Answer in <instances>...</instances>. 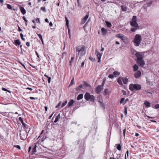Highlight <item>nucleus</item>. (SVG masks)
I'll return each instance as SVG.
<instances>
[{
    "instance_id": "obj_60",
    "label": "nucleus",
    "mask_w": 159,
    "mask_h": 159,
    "mask_svg": "<svg viewBox=\"0 0 159 159\" xmlns=\"http://www.w3.org/2000/svg\"><path fill=\"white\" fill-rule=\"evenodd\" d=\"M66 105V104L64 102L63 103L61 106V107L62 108L65 105Z\"/></svg>"
},
{
    "instance_id": "obj_45",
    "label": "nucleus",
    "mask_w": 159,
    "mask_h": 159,
    "mask_svg": "<svg viewBox=\"0 0 159 159\" xmlns=\"http://www.w3.org/2000/svg\"><path fill=\"white\" fill-rule=\"evenodd\" d=\"M126 130V129L125 128L123 130V136H124V137H125V134Z\"/></svg>"
},
{
    "instance_id": "obj_52",
    "label": "nucleus",
    "mask_w": 159,
    "mask_h": 159,
    "mask_svg": "<svg viewBox=\"0 0 159 159\" xmlns=\"http://www.w3.org/2000/svg\"><path fill=\"white\" fill-rule=\"evenodd\" d=\"M35 20L38 23H40V21L39 20V18H36L35 19Z\"/></svg>"
},
{
    "instance_id": "obj_61",
    "label": "nucleus",
    "mask_w": 159,
    "mask_h": 159,
    "mask_svg": "<svg viewBox=\"0 0 159 159\" xmlns=\"http://www.w3.org/2000/svg\"><path fill=\"white\" fill-rule=\"evenodd\" d=\"M18 31H21L22 30L20 28V27L18 25Z\"/></svg>"
},
{
    "instance_id": "obj_19",
    "label": "nucleus",
    "mask_w": 159,
    "mask_h": 159,
    "mask_svg": "<svg viewBox=\"0 0 159 159\" xmlns=\"http://www.w3.org/2000/svg\"><path fill=\"white\" fill-rule=\"evenodd\" d=\"M133 71L134 72L137 71L138 69L139 68L138 66L136 65L135 64L133 67Z\"/></svg>"
},
{
    "instance_id": "obj_38",
    "label": "nucleus",
    "mask_w": 159,
    "mask_h": 159,
    "mask_svg": "<svg viewBox=\"0 0 159 159\" xmlns=\"http://www.w3.org/2000/svg\"><path fill=\"white\" fill-rule=\"evenodd\" d=\"M2 90H3V91H6V92H7L9 93H11V91H10L7 89H6L5 88H4L3 87H2Z\"/></svg>"
},
{
    "instance_id": "obj_17",
    "label": "nucleus",
    "mask_w": 159,
    "mask_h": 159,
    "mask_svg": "<svg viewBox=\"0 0 159 159\" xmlns=\"http://www.w3.org/2000/svg\"><path fill=\"white\" fill-rule=\"evenodd\" d=\"M75 101L73 99H70L67 104V106L70 107L72 105Z\"/></svg>"
},
{
    "instance_id": "obj_36",
    "label": "nucleus",
    "mask_w": 159,
    "mask_h": 159,
    "mask_svg": "<svg viewBox=\"0 0 159 159\" xmlns=\"http://www.w3.org/2000/svg\"><path fill=\"white\" fill-rule=\"evenodd\" d=\"M20 38H21V39L24 41H25V39L24 38H23V37H24V35H23V34L22 33H21L20 34Z\"/></svg>"
},
{
    "instance_id": "obj_21",
    "label": "nucleus",
    "mask_w": 159,
    "mask_h": 159,
    "mask_svg": "<svg viewBox=\"0 0 159 159\" xmlns=\"http://www.w3.org/2000/svg\"><path fill=\"white\" fill-rule=\"evenodd\" d=\"M20 43V42L19 39L15 40H14V44L16 46L19 45Z\"/></svg>"
},
{
    "instance_id": "obj_15",
    "label": "nucleus",
    "mask_w": 159,
    "mask_h": 159,
    "mask_svg": "<svg viewBox=\"0 0 159 159\" xmlns=\"http://www.w3.org/2000/svg\"><path fill=\"white\" fill-rule=\"evenodd\" d=\"M37 144H36L35 143H34V147L33 148L32 151L33 154H35V153L36 152V148L37 147Z\"/></svg>"
},
{
    "instance_id": "obj_44",
    "label": "nucleus",
    "mask_w": 159,
    "mask_h": 159,
    "mask_svg": "<svg viewBox=\"0 0 159 159\" xmlns=\"http://www.w3.org/2000/svg\"><path fill=\"white\" fill-rule=\"evenodd\" d=\"M74 79L73 78L71 80V81L70 83V85H72L74 84Z\"/></svg>"
},
{
    "instance_id": "obj_9",
    "label": "nucleus",
    "mask_w": 159,
    "mask_h": 159,
    "mask_svg": "<svg viewBox=\"0 0 159 159\" xmlns=\"http://www.w3.org/2000/svg\"><path fill=\"white\" fill-rule=\"evenodd\" d=\"M21 123L23 126V128L25 129V130L26 131H28V133H29L30 129V126L25 123L24 122H22V123Z\"/></svg>"
},
{
    "instance_id": "obj_46",
    "label": "nucleus",
    "mask_w": 159,
    "mask_h": 159,
    "mask_svg": "<svg viewBox=\"0 0 159 159\" xmlns=\"http://www.w3.org/2000/svg\"><path fill=\"white\" fill-rule=\"evenodd\" d=\"M108 77L112 79L114 77L113 75L110 74L108 75Z\"/></svg>"
},
{
    "instance_id": "obj_6",
    "label": "nucleus",
    "mask_w": 159,
    "mask_h": 159,
    "mask_svg": "<svg viewBox=\"0 0 159 159\" xmlns=\"http://www.w3.org/2000/svg\"><path fill=\"white\" fill-rule=\"evenodd\" d=\"M19 131L21 132L20 134V139L22 140H25V139L27 137L28 131H26L25 130L21 131V130H19Z\"/></svg>"
},
{
    "instance_id": "obj_59",
    "label": "nucleus",
    "mask_w": 159,
    "mask_h": 159,
    "mask_svg": "<svg viewBox=\"0 0 159 159\" xmlns=\"http://www.w3.org/2000/svg\"><path fill=\"white\" fill-rule=\"evenodd\" d=\"M35 53H36V54L37 57L38 58H39V55L38 53L36 51H35Z\"/></svg>"
},
{
    "instance_id": "obj_39",
    "label": "nucleus",
    "mask_w": 159,
    "mask_h": 159,
    "mask_svg": "<svg viewBox=\"0 0 159 159\" xmlns=\"http://www.w3.org/2000/svg\"><path fill=\"white\" fill-rule=\"evenodd\" d=\"M138 28H136L135 27L134 28H132L130 30L132 32H135L137 29Z\"/></svg>"
},
{
    "instance_id": "obj_24",
    "label": "nucleus",
    "mask_w": 159,
    "mask_h": 159,
    "mask_svg": "<svg viewBox=\"0 0 159 159\" xmlns=\"http://www.w3.org/2000/svg\"><path fill=\"white\" fill-rule=\"evenodd\" d=\"M121 8L122 11H125L127 10V7L125 5H122L121 6Z\"/></svg>"
},
{
    "instance_id": "obj_47",
    "label": "nucleus",
    "mask_w": 159,
    "mask_h": 159,
    "mask_svg": "<svg viewBox=\"0 0 159 159\" xmlns=\"http://www.w3.org/2000/svg\"><path fill=\"white\" fill-rule=\"evenodd\" d=\"M30 98L31 100H37L38 99L37 98H34L33 97H30Z\"/></svg>"
},
{
    "instance_id": "obj_42",
    "label": "nucleus",
    "mask_w": 159,
    "mask_h": 159,
    "mask_svg": "<svg viewBox=\"0 0 159 159\" xmlns=\"http://www.w3.org/2000/svg\"><path fill=\"white\" fill-rule=\"evenodd\" d=\"M40 40L43 39L42 35L40 34H37Z\"/></svg>"
},
{
    "instance_id": "obj_32",
    "label": "nucleus",
    "mask_w": 159,
    "mask_h": 159,
    "mask_svg": "<svg viewBox=\"0 0 159 159\" xmlns=\"http://www.w3.org/2000/svg\"><path fill=\"white\" fill-rule=\"evenodd\" d=\"M105 95H107L109 93L108 89H106L104 91Z\"/></svg>"
},
{
    "instance_id": "obj_64",
    "label": "nucleus",
    "mask_w": 159,
    "mask_h": 159,
    "mask_svg": "<svg viewBox=\"0 0 159 159\" xmlns=\"http://www.w3.org/2000/svg\"><path fill=\"white\" fill-rule=\"evenodd\" d=\"M83 84H81L78 86V88H81L83 87Z\"/></svg>"
},
{
    "instance_id": "obj_1",
    "label": "nucleus",
    "mask_w": 159,
    "mask_h": 159,
    "mask_svg": "<svg viewBox=\"0 0 159 159\" xmlns=\"http://www.w3.org/2000/svg\"><path fill=\"white\" fill-rule=\"evenodd\" d=\"M76 51L77 52H78V53L76 54V57H77L80 55L82 56L84 55L85 53V47L84 45H79L76 47L75 48Z\"/></svg>"
},
{
    "instance_id": "obj_2",
    "label": "nucleus",
    "mask_w": 159,
    "mask_h": 159,
    "mask_svg": "<svg viewBox=\"0 0 159 159\" xmlns=\"http://www.w3.org/2000/svg\"><path fill=\"white\" fill-rule=\"evenodd\" d=\"M142 40V38L140 35L137 34L135 35L133 42L136 46H139Z\"/></svg>"
},
{
    "instance_id": "obj_16",
    "label": "nucleus",
    "mask_w": 159,
    "mask_h": 159,
    "mask_svg": "<svg viewBox=\"0 0 159 159\" xmlns=\"http://www.w3.org/2000/svg\"><path fill=\"white\" fill-rule=\"evenodd\" d=\"M102 33V35H105L107 33V30L105 29L104 28L102 27L101 29Z\"/></svg>"
},
{
    "instance_id": "obj_30",
    "label": "nucleus",
    "mask_w": 159,
    "mask_h": 159,
    "mask_svg": "<svg viewBox=\"0 0 159 159\" xmlns=\"http://www.w3.org/2000/svg\"><path fill=\"white\" fill-rule=\"evenodd\" d=\"M144 104L145 105V106L148 107H149L150 106V103L148 101H146L144 103Z\"/></svg>"
},
{
    "instance_id": "obj_7",
    "label": "nucleus",
    "mask_w": 159,
    "mask_h": 159,
    "mask_svg": "<svg viewBox=\"0 0 159 159\" xmlns=\"http://www.w3.org/2000/svg\"><path fill=\"white\" fill-rule=\"evenodd\" d=\"M104 85V83H102L101 85H98L96 87L95 91L97 94H99L102 90L103 89V86Z\"/></svg>"
},
{
    "instance_id": "obj_57",
    "label": "nucleus",
    "mask_w": 159,
    "mask_h": 159,
    "mask_svg": "<svg viewBox=\"0 0 159 159\" xmlns=\"http://www.w3.org/2000/svg\"><path fill=\"white\" fill-rule=\"evenodd\" d=\"M15 147H16L18 149H21L19 145H16Z\"/></svg>"
},
{
    "instance_id": "obj_49",
    "label": "nucleus",
    "mask_w": 159,
    "mask_h": 159,
    "mask_svg": "<svg viewBox=\"0 0 159 159\" xmlns=\"http://www.w3.org/2000/svg\"><path fill=\"white\" fill-rule=\"evenodd\" d=\"M61 102L60 101V102L58 103V104L56 106V107H55L56 108H57L58 107H59L60 105H61Z\"/></svg>"
},
{
    "instance_id": "obj_26",
    "label": "nucleus",
    "mask_w": 159,
    "mask_h": 159,
    "mask_svg": "<svg viewBox=\"0 0 159 159\" xmlns=\"http://www.w3.org/2000/svg\"><path fill=\"white\" fill-rule=\"evenodd\" d=\"M122 81L125 84H126L128 82V79L126 78H123Z\"/></svg>"
},
{
    "instance_id": "obj_14",
    "label": "nucleus",
    "mask_w": 159,
    "mask_h": 159,
    "mask_svg": "<svg viewBox=\"0 0 159 159\" xmlns=\"http://www.w3.org/2000/svg\"><path fill=\"white\" fill-rule=\"evenodd\" d=\"M19 8L21 13L23 15H24L26 13V11L23 7L20 6Z\"/></svg>"
},
{
    "instance_id": "obj_63",
    "label": "nucleus",
    "mask_w": 159,
    "mask_h": 159,
    "mask_svg": "<svg viewBox=\"0 0 159 159\" xmlns=\"http://www.w3.org/2000/svg\"><path fill=\"white\" fill-rule=\"evenodd\" d=\"M45 21L47 23H48L49 22L48 20V19L47 18L45 19Z\"/></svg>"
},
{
    "instance_id": "obj_43",
    "label": "nucleus",
    "mask_w": 159,
    "mask_h": 159,
    "mask_svg": "<svg viewBox=\"0 0 159 159\" xmlns=\"http://www.w3.org/2000/svg\"><path fill=\"white\" fill-rule=\"evenodd\" d=\"M41 10H42L44 12L46 11V9L45 7H42L41 8Z\"/></svg>"
},
{
    "instance_id": "obj_27",
    "label": "nucleus",
    "mask_w": 159,
    "mask_h": 159,
    "mask_svg": "<svg viewBox=\"0 0 159 159\" xmlns=\"http://www.w3.org/2000/svg\"><path fill=\"white\" fill-rule=\"evenodd\" d=\"M105 23L107 26L108 28H110L112 26L111 23L108 21H105Z\"/></svg>"
},
{
    "instance_id": "obj_48",
    "label": "nucleus",
    "mask_w": 159,
    "mask_h": 159,
    "mask_svg": "<svg viewBox=\"0 0 159 159\" xmlns=\"http://www.w3.org/2000/svg\"><path fill=\"white\" fill-rule=\"evenodd\" d=\"M19 63L24 67V68L25 69H26V67L25 66V65L23 64L22 63H21V62H20V61H19Z\"/></svg>"
},
{
    "instance_id": "obj_3",
    "label": "nucleus",
    "mask_w": 159,
    "mask_h": 159,
    "mask_svg": "<svg viewBox=\"0 0 159 159\" xmlns=\"http://www.w3.org/2000/svg\"><path fill=\"white\" fill-rule=\"evenodd\" d=\"M129 89L133 91L134 90H140L141 89V85L139 84H131L129 86Z\"/></svg>"
},
{
    "instance_id": "obj_34",
    "label": "nucleus",
    "mask_w": 159,
    "mask_h": 159,
    "mask_svg": "<svg viewBox=\"0 0 159 159\" xmlns=\"http://www.w3.org/2000/svg\"><path fill=\"white\" fill-rule=\"evenodd\" d=\"M65 19H66V24L67 27H68V25H69V21L68 19H67V18L66 16L65 17Z\"/></svg>"
},
{
    "instance_id": "obj_35",
    "label": "nucleus",
    "mask_w": 159,
    "mask_h": 159,
    "mask_svg": "<svg viewBox=\"0 0 159 159\" xmlns=\"http://www.w3.org/2000/svg\"><path fill=\"white\" fill-rule=\"evenodd\" d=\"M116 148L119 150L120 151L121 150V146L120 144H117Z\"/></svg>"
},
{
    "instance_id": "obj_20",
    "label": "nucleus",
    "mask_w": 159,
    "mask_h": 159,
    "mask_svg": "<svg viewBox=\"0 0 159 159\" xmlns=\"http://www.w3.org/2000/svg\"><path fill=\"white\" fill-rule=\"evenodd\" d=\"M83 85L85 87H90V85L85 81H84L83 83Z\"/></svg>"
},
{
    "instance_id": "obj_11",
    "label": "nucleus",
    "mask_w": 159,
    "mask_h": 159,
    "mask_svg": "<svg viewBox=\"0 0 159 159\" xmlns=\"http://www.w3.org/2000/svg\"><path fill=\"white\" fill-rule=\"evenodd\" d=\"M95 54L96 55L97 58L98 59V62H100L101 61V58L102 55V53H100L97 50L96 51Z\"/></svg>"
},
{
    "instance_id": "obj_29",
    "label": "nucleus",
    "mask_w": 159,
    "mask_h": 159,
    "mask_svg": "<svg viewBox=\"0 0 159 159\" xmlns=\"http://www.w3.org/2000/svg\"><path fill=\"white\" fill-rule=\"evenodd\" d=\"M74 60V57H71V58L70 60V62H70V66L71 67L72 66V63L73 62Z\"/></svg>"
},
{
    "instance_id": "obj_55",
    "label": "nucleus",
    "mask_w": 159,
    "mask_h": 159,
    "mask_svg": "<svg viewBox=\"0 0 159 159\" xmlns=\"http://www.w3.org/2000/svg\"><path fill=\"white\" fill-rule=\"evenodd\" d=\"M22 18H23V20H24L25 21V22L27 23L28 20L26 19V18L25 16H23L22 17Z\"/></svg>"
},
{
    "instance_id": "obj_10",
    "label": "nucleus",
    "mask_w": 159,
    "mask_h": 159,
    "mask_svg": "<svg viewBox=\"0 0 159 159\" xmlns=\"http://www.w3.org/2000/svg\"><path fill=\"white\" fill-rule=\"evenodd\" d=\"M135 55L137 57V59L143 58L144 57V54L143 53L141 52H137Z\"/></svg>"
},
{
    "instance_id": "obj_22",
    "label": "nucleus",
    "mask_w": 159,
    "mask_h": 159,
    "mask_svg": "<svg viewBox=\"0 0 159 159\" xmlns=\"http://www.w3.org/2000/svg\"><path fill=\"white\" fill-rule=\"evenodd\" d=\"M60 118V114H59L56 117L55 120L54 122L55 123L57 122L59 120V119Z\"/></svg>"
},
{
    "instance_id": "obj_4",
    "label": "nucleus",
    "mask_w": 159,
    "mask_h": 159,
    "mask_svg": "<svg viewBox=\"0 0 159 159\" xmlns=\"http://www.w3.org/2000/svg\"><path fill=\"white\" fill-rule=\"evenodd\" d=\"M84 98L86 101H90L91 102H94L95 100V97L91 95L88 92H86L84 96Z\"/></svg>"
},
{
    "instance_id": "obj_12",
    "label": "nucleus",
    "mask_w": 159,
    "mask_h": 159,
    "mask_svg": "<svg viewBox=\"0 0 159 159\" xmlns=\"http://www.w3.org/2000/svg\"><path fill=\"white\" fill-rule=\"evenodd\" d=\"M141 75V72L139 70H137L135 73L134 74V77L137 79L139 78Z\"/></svg>"
},
{
    "instance_id": "obj_5",
    "label": "nucleus",
    "mask_w": 159,
    "mask_h": 159,
    "mask_svg": "<svg viewBox=\"0 0 159 159\" xmlns=\"http://www.w3.org/2000/svg\"><path fill=\"white\" fill-rule=\"evenodd\" d=\"M137 16H134L132 17V21L130 22V24L132 27H135L136 28H139V26L137 23Z\"/></svg>"
},
{
    "instance_id": "obj_50",
    "label": "nucleus",
    "mask_w": 159,
    "mask_h": 159,
    "mask_svg": "<svg viewBox=\"0 0 159 159\" xmlns=\"http://www.w3.org/2000/svg\"><path fill=\"white\" fill-rule=\"evenodd\" d=\"M19 120L21 122V123H22V122H24L23 119H22V117H19Z\"/></svg>"
},
{
    "instance_id": "obj_56",
    "label": "nucleus",
    "mask_w": 159,
    "mask_h": 159,
    "mask_svg": "<svg viewBox=\"0 0 159 159\" xmlns=\"http://www.w3.org/2000/svg\"><path fill=\"white\" fill-rule=\"evenodd\" d=\"M84 62L83 61L82 63L81 64V67L83 68L84 66Z\"/></svg>"
},
{
    "instance_id": "obj_53",
    "label": "nucleus",
    "mask_w": 159,
    "mask_h": 159,
    "mask_svg": "<svg viewBox=\"0 0 159 159\" xmlns=\"http://www.w3.org/2000/svg\"><path fill=\"white\" fill-rule=\"evenodd\" d=\"M51 78L50 77H48V83H50L51 82Z\"/></svg>"
},
{
    "instance_id": "obj_28",
    "label": "nucleus",
    "mask_w": 159,
    "mask_h": 159,
    "mask_svg": "<svg viewBox=\"0 0 159 159\" xmlns=\"http://www.w3.org/2000/svg\"><path fill=\"white\" fill-rule=\"evenodd\" d=\"M113 75L116 77L119 75L120 73L117 71H115L113 72Z\"/></svg>"
},
{
    "instance_id": "obj_62",
    "label": "nucleus",
    "mask_w": 159,
    "mask_h": 159,
    "mask_svg": "<svg viewBox=\"0 0 159 159\" xmlns=\"http://www.w3.org/2000/svg\"><path fill=\"white\" fill-rule=\"evenodd\" d=\"M126 153L127 157L128 158L129 157V151L128 150L126 152Z\"/></svg>"
},
{
    "instance_id": "obj_54",
    "label": "nucleus",
    "mask_w": 159,
    "mask_h": 159,
    "mask_svg": "<svg viewBox=\"0 0 159 159\" xmlns=\"http://www.w3.org/2000/svg\"><path fill=\"white\" fill-rule=\"evenodd\" d=\"M121 92L123 95H126V92L125 91L122 90L121 91Z\"/></svg>"
},
{
    "instance_id": "obj_25",
    "label": "nucleus",
    "mask_w": 159,
    "mask_h": 159,
    "mask_svg": "<svg viewBox=\"0 0 159 159\" xmlns=\"http://www.w3.org/2000/svg\"><path fill=\"white\" fill-rule=\"evenodd\" d=\"M83 98V94H80L78 95L77 98V100H79L82 99Z\"/></svg>"
},
{
    "instance_id": "obj_8",
    "label": "nucleus",
    "mask_w": 159,
    "mask_h": 159,
    "mask_svg": "<svg viewBox=\"0 0 159 159\" xmlns=\"http://www.w3.org/2000/svg\"><path fill=\"white\" fill-rule=\"evenodd\" d=\"M137 62L138 65L141 67H143L145 65V62L143 60V58L139 59H137Z\"/></svg>"
},
{
    "instance_id": "obj_18",
    "label": "nucleus",
    "mask_w": 159,
    "mask_h": 159,
    "mask_svg": "<svg viewBox=\"0 0 159 159\" xmlns=\"http://www.w3.org/2000/svg\"><path fill=\"white\" fill-rule=\"evenodd\" d=\"M123 79V77H120L117 80V82L118 83L121 85H123V84L122 82Z\"/></svg>"
},
{
    "instance_id": "obj_58",
    "label": "nucleus",
    "mask_w": 159,
    "mask_h": 159,
    "mask_svg": "<svg viewBox=\"0 0 159 159\" xmlns=\"http://www.w3.org/2000/svg\"><path fill=\"white\" fill-rule=\"evenodd\" d=\"M26 45L28 47H29L30 46V43L29 42H27L26 43Z\"/></svg>"
},
{
    "instance_id": "obj_23",
    "label": "nucleus",
    "mask_w": 159,
    "mask_h": 159,
    "mask_svg": "<svg viewBox=\"0 0 159 159\" xmlns=\"http://www.w3.org/2000/svg\"><path fill=\"white\" fill-rule=\"evenodd\" d=\"M7 7L9 9L12 10V7L9 4H5L4 5V7Z\"/></svg>"
},
{
    "instance_id": "obj_37",
    "label": "nucleus",
    "mask_w": 159,
    "mask_h": 159,
    "mask_svg": "<svg viewBox=\"0 0 159 159\" xmlns=\"http://www.w3.org/2000/svg\"><path fill=\"white\" fill-rule=\"evenodd\" d=\"M146 83L148 84L149 85H150L151 84V82L150 81V80L148 78L146 79Z\"/></svg>"
},
{
    "instance_id": "obj_51",
    "label": "nucleus",
    "mask_w": 159,
    "mask_h": 159,
    "mask_svg": "<svg viewBox=\"0 0 159 159\" xmlns=\"http://www.w3.org/2000/svg\"><path fill=\"white\" fill-rule=\"evenodd\" d=\"M155 108L156 109L159 108V104H157L155 106Z\"/></svg>"
},
{
    "instance_id": "obj_31",
    "label": "nucleus",
    "mask_w": 159,
    "mask_h": 159,
    "mask_svg": "<svg viewBox=\"0 0 159 159\" xmlns=\"http://www.w3.org/2000/svg\"><path fill=\"white\" fill-rule=\"evenodd\" d=\"M116 37L117 38H119L122 40H123V38L124 37L123 36L120 35V34H118L116 35Z\"/></svg>"
},
{
    "instance_id": "obj_33",
    "label": "nucleus",
    "mask_w": 159,
    "mask_h": 159,
    "mask_svg": "<svg viewBox=\"0 0 159 159\" xmlns=\"http://www.w3.org/2000/svg\"><path fill=\"white\" fill-rule=\"evenodd\" d=\"M152 3V2H150L147 3L144 5V7H147L150 6Z\"/></svg>"
},
{
    "instance_id": "obj_40",
    "label": "nucleus",
    "mask_w": 159,
    "mask_h": 159,
    "mask_svg": "<svg viewBox=\"0 0 159 159\" xmlns=\"http://www.w3.org/2000/svg\"><path fill=\"white\" fill-rule=\"evenodd\" d=\"M124 113L125 115H126L127 114V109L126 107H125L124 108Z\"/></svg>"
},
{
    "instance_id": "obj_13",
    "label": "nucleus",
    "mask_w": 159,
    "mask_h": 159,
    "mask_svg": "<svg viewBox=\"0 0 159 159\" xmlns=\"http://www.w3.org/2000/svg\"><path fill=\"white\" fill-rule=\"evenodd\" d=\"M89 16V13L88 12L87 13L86 15L82 19L81 21L82 24H84L87 20V19L88 18Z\"/></svg>"
},
{
    "instance_id": "obj_41",
    "label": "nucleus",
    "mask_w": 159,
    "mask_h": 159,
    "mask_svg": "<svg viewBox=\"0 0 159 159\" xmlns=\"http://www.w3.org/2000/svg\"><path fill=\"white\" fill-rule=\"evenodd\" d=\"M125 99L124 98H121L120 101V104L122 103L124 101Z\"/></svg>"
}]
</instances>
